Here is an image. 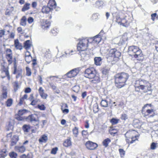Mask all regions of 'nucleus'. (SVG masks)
I'll return each instance as SVG.
<instances>
[{"label": "nucleus", "mask_w": 158, "mask_h": 158, "mask_svg": "<svg viewBox=\"0 0 158 158\" xmlns=\"http://www.w3.org/2000/svg\"><path fill=\"white\" fill-rule=\"evenodd\" d=\"M30 6L31 4L30 3L27 2L26 3L22 8L21 11L23 12H25L28 10L30 9Z\"/></svg>", "instance_id": "5701e85b"}, {"label": "nucleus", "mask_w": 158, "mask_h": 158, "mask_svg": "<svg viewBox=\"0 0 158 158\" xmlns=\"http://www.w3.org/2000/svg\"><path fill=\"white\" fill-rule=\"evenodd\" d=\"M88 42L89 40L87 39H81L77 44L78 50L80 51L87 50V48Z\"/></svg>", "instance_id": "39448f33"}, {"label": "nucleus", "mask_w": 158, "mask_h": 158, "mask_svg": "<svg viewBox=\"0 0 158 158\" xmlns=\"http://www.w3.org/2000/svg\"><path fill=\"white\" fill-rule=\"evenodd\" d=\"M85 76L89 79H93L91 81L93 83H97L100 81L98 75L97 74L96 70L93 67L89 68L85 70Z\"/></svg>", "instance_id": "f03ea898"}, {"label": "nucleus", "mask_w": 158, "mask_h": 158, "mask_svg": "<svg viewBox=\"0 0 158 158\" xmlns=\"http://www.w3.org/2000/svg\"><path fill=\"white\" fill-rule=\"evenodd\" d=\"M19 140L18 136L17 135H14L11 139L10 145L13 146L15 145Z\"/></svg>", "instance_id": "4468645a"}, {"label": "nucleus", "mask_w": 158, "mask_h": 158, "mask_svg": "<svg viewBox=\"0 0 158 158\" xmlns=\"http://www.w3.org/2000/svg\"><path fill=\"white\" fill-rule=\"evenodd\" d=\"M31 101V103H30V105H31L32 106L35 105L37 102V101H36V100H35L34 99L33 100H32Z\"/></svg>", "instance_id": "69168bd1"}, {"label": "nucleus", "mask_w": 158, "mask_h": 158, "mask_svg": "<svg viewBox=\"0 0 158 158\" xmlns=\"http://www.w3.org/2000/svg\"><path fill=\"white\" fill-rule=\"evenodd\" d=\"M35 114H31L26 117L25 119L28 122H30L33 123L34 125L37 126L39 124V122L38 118H36Z\"/></svg>", "instance_id": "423d86ee"}, {"label": "nucleus", "mask_w": 158, "mask_h": 158, "mask_svg": "<svg viewBox=\"0 0 158 158\" xmlns=\"http://www.w3.org/2000/svg\"><path fill=\"white\" fill-rule=\"evenodd\" d=\"M119 120L118 119L112 118L110 120V122L112 125H114L118 123Z\"/></svg>", "instance_id": "c9c22d12"}, {"label": "nucleus", "mask_w": 158, "mask_h": 158, "mask_svg": "<svg viewBox=\"0 0 158 158\" xmlns=\"http://www.w3.org/2000/svg\"><path fill=\"white\" fill-rule=\"evenodd\" d=\"M79 89V87L78 86H75L73 88V90L74 92H78Z\"/></svg>", "instance_id": "8fccbe9b"}, {"label": "nucleus", "mask_w": 158, "mask_h": 158, "mask_svg": "<svg viewBox=\"0 0 158 158\" xmlns=\"http://www.w3.org/2000/svg\"><path fill=\"white\" fill-rule=\"evenodd\" d=\"M22 115H20L18 114L16 116L15 118L19 121H22L24 119L25 117H23L21 116Z\"/></svg>", "instance_id": "a18cd8bd"}, {"label": "nucleus", "mask_w": 158, "mask_h": 158, "mask_svg": "<svg viewBox=\"0 0 158 158\" xmlns=\"http://www.w3.org/2000/svg\"><path fill=\"white\" fill-rule=\"evenodd\" d=\"M48 140V137L47 135H42L39 139L40 143H46Z\"/></svg>", "instance_id": "f3484780"}, {"label": "nucleus", "mask_w": 158, "mask_h": 158, "mask_svg": "<svg viewBox=\"0 0 158 158\" xmlns=\"http://www.w3.org/2000/svg\"><path fill=\"white\" fill-rule=\"evenodd\" d=\"M26 75L28 76H30L31 75V70L30 68L27 67H26Z\"/></svg>", "instance_id": "c03bdc74"}, {"label": "nucleus", "mask_w": 158, "mask_h": 158, "mask_svg": "<svg viewBox=\"0 0 158 158\" xmlns=\"http://www.w3.org/2000/svg\"><path fill=\"white\" fill-rule=\"evenodd\" d=\"M108 102L106 100L102 99L101 102V106L103 107H107L108 106Z\"/></svg>", "instance_id": "7c9ffc66"}, {"label": "nucleus", "mask_w": 158, "mask_h": 158, "mask_svg": "<svg viewBox=\"0 0 158 158\" xmlns=\"http://www.w3.org/2000/svg\"><path fill=\"white\" fill-rule=\"evenodd\" d=\"M139 48L136 46H132L129 47L128 48V52L129 53H133L135 54Z\"/></svg>", "instance_id": "2eb2a0df"}, {"label": "nucleus", "mask_w": 158, "mask_h": 158, "mask_svg": "<svg viewBox=\"0 0 158 158\" xmlns=\"http://www.w3.org/2000/svg\"><path fill=\"white\" fill-rule=\"evenodd\" d=\"M121 25L126 27L129 26L130 23V22L127 20L125 18L121 20Z\"/></svg>", "instance_id": "4be33fe9"}, {"label": "nucleus", "mask_w": 158, "mask_h": 158, "mask_svg": "<svg viewBox=\"0 0 158 158\" xmlns=\"http://www.w3.org/2000/svg\"><path fill=\"white\" fill-rule=\"evenodd\" d=\"M109 71V70L108 69L106 68H104L102 69V73L103 74L106 75L108 73Z\"/></svg>", "instance_id": "58836bf2"}, {"label": "nucleus", "mask_w": 158, "mask_h": 158, "mask_svg": "<svg viewBox=\"0 0 158 158\" xmlns=\"http://www.w3.org/2000/svg\"><path fill=\"white\" fill-rule=\"evenodd\" d=\"M152 105L151 104H146L144 105L142 107V110H144V109L148 106L151 107H152Z\"/></svg>", "instance_id": "4d7b16f0"}, {"label": "nucleus", "mask_w": 158, "mask_h": 158, "mask_svg": "<svg viewBox=\"0 0 158 158\" xmlns=\"http://www.w3.org/2000/svg\"><path fill=\"white\" fill-rule=\"evenodd\" d=\"M38 107L41 110H44L46 108L45 106L43 104L41 105H38Z\"/></svg>", "instance_id": "603ef678"}, {"label": "nucleus", "mask_w": 158, "mask_h": 158, "mask_svg": "<svg viewBox=\"0 0 158 158\" xmlns=\"http://www.w3.org/2000/svg\"><path fill=\"white\" fill-rule=\"evenodd\" d=\"M14 71L13 72L14 74H17V75L16 76V78H19V77H21V78L22 77V69H20L19 70H17L16 66L15 64H14Z\"/></svg>", "instance_id": "9b49d317"}, {"label": "nucleus", "mask_w": 158, "mask_h": 158, "mask_svg": "<svg viewBox=\"0 0 158 158\" xmlns=\"http://www.w3.org/2000/svg\"><path fill=\"white\" fill-rule=\"evenodd\" d=\"M32 65L33 66V68H34V66L37 64V63L36 62V59H34L33 60H32Z\"/></svg>", "instance_id": "bf43d9fd"}, {"label": "nucleus", "mask_w": 158, "mask_h": 158, "mask_svg": "<svg viewBox=\"0 0 158 158\" xmlns=\"http://www.w3.org/2000/svg\"><path fill=\"white\" fill-rule=\"evenodd\" d=\"M6 57L7 59H12V53L7 54H6Z\"/></svg>", "instance_id": "338daca9"}, {"label": "nucleus", "mask_w": 158, "mask_h": 158, "mask_svg": "<svg viewBox=\"0 0 158 158\" xmlns=\"http://www.w3.org/2000/svg\"><path fill=\"white\" fill-rule=\"evenodd\" d=\"M52 10V8H51L48 6H44L42 7L41 11L43 13L48 14Z\"/></svg>", "instance_id": "dca6fc26"}, {"label": "nucleus", "mask_w": 158, "mask_h": 158, "mask_svg": "<svg viewBox=\"0 0 158 158\" xmlns=\"http://www.w3.org/2000/svg\"><path fill=\"white\" fill-rule=\"evenodd\" d=\"M157 144L154 142L152 143L151 145L150 148L152 150L155 149L156 147Z\"/></svg>", "instance_id": "de8ad7c7"}, {"label": "nucleus", "mask_w": 158, "mask_h": 158, "mask_svg": "<svg viewBox=\"0 0 158 158\" xmlns=\"http://www.w3.org/2000/svg\"><path fill=\"white\" fill-rule=\"evenodd\" d=\"M51 23L49 21L46 20H43L41 22V27L44 29L46 30L49 27Z\"/></svg>", "instance_id": "f8f14e48"}, {"label": "nucleus", "mask_w": 158, "mask_h": 158, "mask_svg": "<svg viewBox=\"0 0 158 158\" xmlns=\"http://www.w3.org/2000/svg\"><path fill=\"white\" fill-rule=\"evenodd\" d=\"M73 134L75 135V136L77 137V135L78 134V128L76 127H75L73 130Z\"/></svg>", "instance_id": "e433bc0d"}, {"label": "nucleus", "mask_w": 158, "mask_h": 158, "mask_svg": "<svg viewBox=\"0 0 158 158\" xmlns=\"http://www.w3.org/2000/svg\"><path fill=\"white\" fill-rule=\"evenodd\" d=\"M119 152L121 157H123L125 153V151L122 149H119Z\"/></svg>", "instance_id": "49530a36"}, {"label": "nucleus", "mask_w": 158, "mask_h": 158, "mask_svg": "<svg viewBox=\"0 0 158 158\" xmlns=\"http://www.w3.org/2000/svg\"><path fill=\"white\" fill-rule=\"evenodd\" d=\"M32 60V57L31 56H30V54L25 56V60L28 64H29Z\"/></svg>", "instance_id": "f704fd0d"}, {"label": "nucleus", "mask_w": 158, "mask_h": 158, "mask_svg": "<svg viewBox=\"0 0 158 158\" xmlns=\"http://www.w3.org/2000/svg\"><path fill=\"white\" fill-rule=\"evenodd\" d=\"M85 145L87 148L90 150H94L98 147L97 144L89 141L86 142Z\"/></svg>", "instance_id": "9d476101"}, {"label": "nucleus", "mask_w": 158, "mask_h": 158, "mask_svg": "<svg viewBox=\"0 0 158 158\" xmlns=\"http://www.w3.org/2000/svg\"><path fill=\"white\" fill-rule=\"evenodd\" d=\"M26 18L25 16H23L21 19L20 24L23 26H25L26 24Z\"/></svg>", "instance_id": "473e14b6"}, {"label": "nucleus", "mask_w": 158, "mask_h": 158, "mask_svg": "<svg viewBox=\"0 0 158 158\" xmlns=\"http://www.w3.org/2000/svg\"><path fill=\"white\" fill-rule=\"evenodd\" d=\"M9 156L11 158H16L17 154L14 152H12L9 153Z\"/></svg>", "instance_id": "ea45409f"}, {"label": "nucleus", "mask_w": 158, "mask_h": 158, "mask_svg": "<svg viewBox=\"0 0 158 158\" xmlns=\"http://www.w3.org/2000/svg\"><path fill=\"white\" fill-rule=\"evenodd\" d=\"M103 2L101 1H98L95 3L96 6L97 7H99L103 4Z\"/></svg>", "instance_id": "a19ab883"}, {"label": "nucleus", "mask_w": 158, "mask_h": 158, "mask_svg": "<svg viewBox=\"0 0 158 158\" xmlns=\"http://www.w3.org/2000/svg\"><path fill=\"white\" fill-rule=\"evenodd\" d=\"M117 40L119 41V42L117 44L119 46L123 45L125 44V40L123 37H121L120 39L118 38Z\"/></svg>", "instance_id": "c756f323"}, {"label": "nucleus", "mask_w": 158, "mask_h": 158, "mask_svg": "<svg viewBox=\"0 0 158 158\" xmlns=\"http://www.w3.org/2000/svg\"><path fill=\"white\" fill-rule=\"evenodd\" d=\"M94 61L95 64L97 65H100L102 63V59L100 57H95Z\"/></svg>", "instance_id": "412c9836"}, {"label": "nucleus", "mask_w": 158, "mask_h": 158, "mask_svg": "<svg viewBox=\"0 0 158 158\" xmlns=\"http://www.w3.org/2000/svg\"><path fill=\"white\" fill-rule=\"evenodd\" d=\"M71 142L70 140V138L65 140L63 143L64 146L67 147L71 146Z\"/></svg>", "instance_id": "393cba45"}, {"label": "nucleus", "mask_w": 158, "mask_h": 158, "mask_svg": "<svg viewBox=\"0 0 158 158\" xmlns=\"http://www.w3.org/2000/svg\"><path fill=\"white\" fill-rule=\"evenodd\" d=\"M111 142L110 139L109 138H107L104 139L103 142L102 144L105 148L108 147V144Z\"/></svg>", "instance_id": "a878e982"}, {"label": "nucleus", "mask_w": 158, "mask_h": 158, "mask_svg": "<svg viewBox=\"0 0 158 158\" xmlns=\"http://www.w3.org/2000/svg\"><path fill=\"white\" fill-rule=\"evenodd\" d=\"M6 150L5 149L2 150L0 152V155L6 156H7L6 154Z\"/></svg>", "instance_id": "09e8293b"}, {"label": "nucleus", "mask_w": 158, "mask_h": 158, "mask_svg": "<svg viewBox=\"0 0 158 158\" xmlns=\"http://www.w3.org/2000/svg\"><path fill=\"white\" fill-rule=\"evenodd\" d=\"M156 13H154L153 14H152L151 15V19L153 21H154L155 20V18L156 17Z\"/></svg>", "instance_id": "6e6d98bb"}, {"label": "nucleus", "mask_w": 158, "mask_h": 158, "mask_svg": "<svg viewBox=\"0 0 158 158\" xmlns=\"http://www.w3.org/2000/svg\"><path fill=\"white\" fill-rule=\"evenodd\" d=\"M61 110H62L63 113H68L69 112V110L68 109H63L62 107L61 108Z\"/></svg>", "instance_id": "13d9d810"}, {"label": "nucleus", "mask_w": 158, "mask_h": 158, "mask_svg": "<svg viewBox=\"0 0 158 158\" xmlns=\"http://www.w3.org/2000/svg\"><path fill=\"white\" fill-rule=\"evenodd\" d=\"M48 5L53 8H55L56 6V3L55 0H50Z\"/></svg>", "instance_id": "b1692460"}, {"label": "nucleus", "mask_w": 158, "mask_h": 158, "mask_svg": "<svg viewBox=\"0 0 158 158\" xmlns=\"http://www.w3.org/2000/svg\"><path fill=\"white\" fill-rule=\"evenodd\" d=\"M33 18L31 17H29L27 19L28 22L29 23H32L33 21Z\"/></svg>", "instance_id": "0e129e2a"}, {"label": "nucleus", "mask_w": 158, "mask_h": 158, "mask_svg": "<svg viewBox=\"0 0 158 158\" xmlns=\"http://www.w3.org/2000/svg\"><path fill=\"white\" fill-rule=\"evenodd\" d=\"M44 90L42 87H40L39 89L40 94L41 97L43 99H46L47 97V95L44 92Z\"/></svg>", "instance_id": "6ab92c4d"}, {"label": "nucleus", "mask_w": 158, "mask_h": 158, "mask_svg": "<svg viewBox=\"0 0 158 158\" xmlns=\"http://www.w3.org/2000/svg\"><path fill=\"white\" fill-rule=\"evenodd\" d=\"M135 87L136 89L138 88L144 90V92L146 93L148 91L150 92L149 94H151L152 90L151 88V86L149 82L147 81L142 79H139L136 81Z\"/></svg>", "instance_id": "7ed1b4c3"}, {"label": "nucleus", "mask_w": 158, "mask_h": 158, "mask_svg": "<svg viewBox=\"0 0 158 158\" xmlns=\"http://www.w3.org/2000/svg\"><path fill=\"white\" fill-rule=\"evenodd\" d=\"M134 56L138 60H141L143 59V54L142 53V51L139 48L134 55Z\"/></svg>", "instance_id": "1a4fd4ad"}, {"label": "nucleus", "mask_w": 158, "mask_h": 158, "mask_svg": "<svg viewBox=\"0 0 158 158\" xmlns=\"http://www.w3.org/2000/svg\"><path fill=\"white\" fill-rule=\"evenodd\" d=\"M31 44L30 43V40H27L24 43V47L26 49L29 48L31 47Z\"/></svg>", "instance_id": "bb28decb"}, {"label": "nucleus", "mask_w": 158, "mask_h": 158, "mask_svg": "<svg viewBox=\"0 0 158 158\" xmlns=\"http://www.w3.org/2000/svg\"><path fill=\"white\" fill-rule=\"evenodd\" d=\"M93 110L95 113H96L98 111V107L97 104H94L93 106Z\"/></svg>", "instance_id": "4c0bfd02"}, {"label": "nucleus", "mask_w": 158, "mask_h": 158, "mask_svg": "<svg viewBox=\"0 0 158 158\" xmlns=\"http://www.w3.org/2000/svg\"><path fill=\"white\" fill-rule=\"evenodd\" d=\"M15 149L18 152L23 153L25 151L26 148L23 146H17L15 147Z\"/></svg>", "instance_id": "aec40b11"}, {"label": "nucleus", "mask_w": 158, "mask_h": 158, "mask_svg": "<svg viewBox=\"0 0 158 158\" xmlns=\"http://www.w3.org/2000/svg\"><path fill=\"white\" fill-rule=\"evenodd\" d=\"M131 134L130 132H127L125 134V136L126 138V140L127 143L129 145L130 144V142L131 141L130 140V139H131V138L129 137H128L129 134Z\"/></svg>", "instance_id": "cd10ccee"}, {"label": "nucleus", "mask_w": 158, "mask_h": 158, "mask_svg": "<svg viewBox=\"0 0 158 158\" xmlns=\"http://www.w3.org/2000/svg\"><path fill=\"white\" fill-rule=\"evenodd\" d=\"M31 91V88L29 87H27L25 89V93H29Z\"/></svg>", "instance_id": "e2e57ef3"}, {"label": "nucleus", "mask_w": 158, "mask_h": 158, "mask_svg": "<svg viewBox=\"0 0 158 158\" xmlns=\"http://www.w3.org/2000/svg\"><path fill=\"white\" fill-rule=\"evenodd\" d=\"M90 53L88 50L81 51L80 52V54L81 58L84 60H88L89 57Z\"/></svg>", "instance_id": "6e6552de"}, {"label": "nucleus", "mask_w": 158, "mask_h": 158, "mask_svg": "<svg viewBox=\"0 0 158 158\" xmlns=\"http://www.w3.org/2000/svg\"><path fill=\"white\" fill-rule=\"evenodd\" d=\"M24 99L23 98H21L20 99V101L19 103V104L20 105H22Z\"/></svg>", "instance_id": "774afa93"}, {"label": "nucleus", "mask_w": 158, "mask_h": 158, "mask_svg": "<svg viewBox=\"0 0 158 158\" xmlns=\"http://www.w3.org/2000/svg\"><path fill=\"white\" fill-rule=\"evenodd\" d=\"M12 102L13 100L12 99H8L6 102L7 106H10L12 104Z\"/></svg>", "instance_id": "37998d69"}, {"label": "nucleus", "mask_w": 158, "mask_h": 158, "mask_svg": "<svg viewBox=\"0 0 158 158\" xmlns=\"http://www.w3.org/2000/svg\"><path fill=\"white\" fill-rule=\"evenodd\" d=\"M142 113L143 116L145 118L153 117L155 114V110L153 109H148L146 112L142 110Z\"/></svg>", "instance_id": "0eeeda50"}, {"label": "nucleus", "mask_w": 158, "mask_h": 158, "mask_svg": "<svg viewBox=\"0 0 158 158\" xmlns=\"http://www.w3.org/2000/svg\"><path fill=\"white\" fill-rule=\"evenodd\" d=\"M101 37L99 35H97L93 38V41L96 43H99L101 41Z\"/></svg>", "instance_id": "c85d7f7f"}, {"label": "nucleus", "mask_w": 158, "mask_h": 158, "mask_svg": "<svg viewBox=\"0 0 158 158\" xmlns=\"http://www.w3.org/2000/svg\"><path fill=\"white\" fill-rule=\"evenodd\" d=\"M120 118L122 120H126L128 118V116L127 114H122L121 115Z\"/></svg>", "instance_id": "79ce46f5"}, {"label": "nucleus", "mask_w": 158, "mask_h": 158, "mask_svg": "<svg viewBox=\"0 0 158 158\" xmlns=\"http://www.w3.org/2000/svg\"><path fill=\"white\" fill-rule=\"evenodd\" d=\"M2 97L3 99H6L7 97V93L6 91H4L3 92L2 95Z\"/></svg>", "instance_id": "5fc2aeb1"}, {"label": "nucleus", "mask_w": 158, "mask_h": 158, "mask_svg": "<svg viewBox=\"0 0 158 158\" xmlns=\"http://www.w3.org/2000/svg\"><path fill=\"white\" fill-rule=\"evenodd\" d=\"M134 139V137L132 136L131 137V140L130 142V144L134 142H135V140H138V139L137 138H135V139Z\"/></svg>", "instance_id": "680f3d73"}, {"label": "nucleus", "mask_w": 158, "mask_h": 158, "mask_svg": "<svg viewBox=\"0 0 158 158\" xmlns=\"http://www.w3.org/2000/svg\"><path fill=\"white\" fill-rule=\"evenodd\" d=\"M28 112V111L26 109H21L19 110L18 112V114L21 115H23Z\"/></svg>", "instance_id": "72a5a7b5"}, {"label": "nucleus", "mask_w": 158, "mask_h": 158, "mask_svg": "<svg viewBox=\"0 0 158 158\" xmlns=\"http://www.w3.org/2000/svg\"><path fill=\"white\" fill-rule=\"evenodd\" d=\"M49 84L50 87L52 88L53 89H56V87L54 85L53 83L49 82Z\"/></svg>", "instance_id": "864d4df0"}, {"label": "nucleus", "mask_w": 158, "mask_h": 158, "mask_svg": "<svg viewBox=\"0 0 158 158\" xmlns=\"http://www.w3.org/2000/svg\"><path fill=\"white\" fill-rule=\"evenodd\" d=\"M129 76L128 73L124 72L116 74L114 76L116 86L119 88L124 86Z\"/></svg>", "instance_id": "f257e3e1"}, {"label": "nucleus", "mask_w": 158, "mask_h": 158, "mask_svg": "<svg viewBox=\"0 0 158 158\" xmlns=\"http://www.w3.org/2000/svg\"><path fill=\"white\" fill-rule=\"evenodd\" d=\"M15 46L16 49L21 50L23 48L21 44L20 43L18 39H16L14 41Z\"/></svg>", "instance_id": "a211bd4d"}, {"label": "nucleus", "mask_w": 158, "mask_h": 158, "mask_svg": "<svg viewBox=\"0 0 158 158\" xmlns=\"http://www.w3.org/2000/svg\"><path fill=\"white\" fill-rule=\"evenodd\" d=\"M108 53L106 56V57L108 61L109 62L113 60L118 61L121 55V53L115 48L108 49L107 50Z\"/></svg>", "instance_id": "20e7f679"}, {"label": "nucleus", "mask_w": 158, "mask_h": 158, "mask_svg": "<svg viewBox=\"0 0 158 158\" xmlns=\"http://www.w3.org/2000/svg\"><path fill=\"white\" fill-rule=\"evenodd\" d=\"M116 19V22L118 23H120L121 24L122 22L121 20V19L118 16H117Z\"/></svg>", "instance_id": "052dcab7"}, {"label": "nucleus", "mask_w": 158, "mask_h": 158, "mask_svg": "<svg viewBox=\"0 0 158 158\" xmlns=\"http://www.w3.org/2000/svg\"><path fill=\"white\" fill-rule=\"evenodd\" d=\"M58 150V148L57 147H55L52 148L51 151V153L53 154H55Z\"/></svg>", "instance_id": "3c124183"}, {"label": "nucleus", "mask_w": 158, "mask_h": 158, "mask_svg": "<svg viewBox=\"0 0 158 158\" xmlns=\"http://www.w3.org/2000/svg\"><path fill=\"white\" fill-rule=\"evenodd\" d=\"M77 74V70L76 69H74L71 70L66 74L68 77L72 78L76 76Z\"/></svg>", "instance_id": "ddd939ff"}, {"label": "nucleus", "mask_w": 158, "mask_h": 158, "mask_svg": "<svg viewBox=\"0 0 158 158\" xmlns=\"http://www.w3.org/2000/svg\"><path fill=\"white\" fill-rule=\"evenodd\" d=\"M30 127L29 125L25 124L23 127V129L25 132H28L30 129Z\"/></svg>", "instance_id": "2f4dec72"}]
</instances>
